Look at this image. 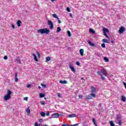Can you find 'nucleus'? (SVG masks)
<instances>
[{
  "label": "nucleus",
  "mask_w": 126,
  "mask_h": 126,
  "mask_svg": "<svg viewBox=\"0 0 126 126\" xmlns=\"http://www.w3.org/2000/svg\"><path fill=\"white\" fill-rule=\"evenodd\" d=\"M11 91L10 90H7L6 94L4 95L3 99L4 101H8V100H9L10 99L11 95Z\"/></svg>",
  "instance_id": "1"
},
{
  "label": "nucleus",
  "mask_w": 126,
  "mask_h": 126,
  "mask_svg": "<svg viewBox=\"0 0 126 126\" xmlns=\"http://www.w3.org/2000/svg\"><path fill=\"white\" fill-rule=\"evenodd\" d=\"M37 33L40 34H48V29H39L37 30Z\"/></svg>",
  "instance_id": "2"
},
{
  "label": "nucleus",
  "mask_w": 126,
  "mask_h": 126,
  "mask_svg": "<svg viewBox=\"0 0 126 126\" xmlns=\"http://www.w3.org/2000/svg\"><path fill=\"white\" fill-rule=\"evenodd\" d=\"M103 31L104 35L105 36L106 38L109 39V36H108V35H107V33H109V30L107 29L104 28L103 29Z\"/></svg>",
  "instance_id": "3"
},
{
  "label": "nucleus",
  "mask_w": 126,
  "mask_h": 126,
  "mask_svg": "<svg viewBox=\"0 0 126 126\" xmlns=\"http://www.w3.org/2000/svg\"><path fill=\"white\" fill-rule=\"evenodd\" d=\"M48 26H49V28L51 30L54 29V24L53 23V22H52V21H48Z\"/></svg>",
  "instance_id": "4"
},
{
  "label": "nucleus",
  "mask_w": 126,
  "mask_h": 126,
  "mask_svg": "<svg viewBox=\"0 0 126 126\" xmlns=\"http://www.w3.org/2000/svg\"><path fill=\"white\" fill-rule=\"evenodd\" d=\"M125 27H121L119 29V32L120 33V34H123V33H124V32H125Z\"/></svg>",
  "instance_id": "5"
},
{
  "label": "nucleus",
  "mask_w": 126,
  "mask_h": 126,
  "mask_svg": "<svg viewBox=\"0 0 126 126\" xmlns=\"http://www.w3.org/2000/svg\"><path fill=\"white\" fill-rule=\"evenodd\" d=\"M59 117H60V114H59V113H54V114H52V117L53 119H58V118H59Z\"/></svg>",
  "instance_id": "6"
},
{
  "label": "nucleus",
  "mask_w": 126,
  "mask_h": 126,
  "mask_svg": "<svg viewBox=\"0 0 126 126\" xmlns=\"http://www.w3.org/2000/svg\"><path fill=\"white\" fill-rule=\"evenodd\" d=\"M101 72L104 76L107 77V72H106V69L102 68L101 70Z\"/></svg>",
  "instance_id": "7"
},
{
  "label": "nucleus",
  "mask_w": 126,
  "mask_h": 126,
  "mask_svg": "<svg viewBox=\"0 0 126 126\" xmlns=\"http://www.w3.org/2000/svg\"><path fill=\"white\" fill-rule=\"evenodd\" d=\"M69 66L71 71H72L73 72H75L76 71H75V68H74V67L72 66L70 64H69Z\"/></svg>",
  "instance_id": "8"
},
{
  "label": "nucleus",
  "mask_w": 126,
  "mask_h": 126,
  "mask_svg": "<svg viewBox=\"0 0 126 126\" xmlns=\"http://www.w3.org/2000/svg\"><path fill=\"white\" fill-rule=\"evenodd\" d=\"M80 52V54L81 56V57H83V56H84V55L83 54H84V50L83 49H81L79 51Z\"/></svg>",
  "instance_id": "9"
},
{
  "label": "nucleus",
  "mask_w": 126,
  "mask_h": 126,
  "mask_svg": "<svg viewBox=\"0 0 126 126\" xmlns=\"http://www.w3.org/2000/svg\"><path fill=\"white\" fill-rule=\"evenodd\" d=\"M97 74H98V75H100L101 78V79H103V80H105V79H106V78H105V77H104L103 75H101V72H100V71H97Z\"/></svg>",
  "instance_id": "10"
},
{
  "label": "nucleus",
  "mask_w": 126,
  "mask_h": 126,
  "mask_svg": "<svg viewBox=\"0 0 126 126\" xmlns=\"http://www.w3.org/2000/svg\"><path fill=\"white\" fill-rule=\"evenodd\" d=\"M59 82L61 84H67V81H66V80H64V81L60 80Z\"/></svg>",
  "instance_id": "11"
},
{
  "label": "nucleus",
  "mask_w": 126,
  "mask_h": 126,
  "mask_svg": "<svg viewBox=\"0 0 126 126\" xmlns=\"http://www.w3.org/2000/svg\"><path fill=\"white\" fill-rule=\"evenodd\" d=\"M91 91L93 93H95V92H96V88L94 87H92Z\"/></svg>",
  "instance_id": "12"
},
{
  "label": "nucleus",
  "mask_w": 126,
  "mask_h": 126,
  "mask_svg": "<svg viewBox=\"0 0 126 126\" xmlns=\"http://www.w3.org/2000/svg\"><path fill=\"white\" fill-rule=\"evenodd\" d=\"M86 99H87L88 100H91V99H92V96L91 95V94L88 95L86 96Z\"/></svg>",
  "instance_id": "13"
},
{
  "label": "nucleus",
  "mask_w": 126,
  "mask_h": 126,
  "mask_svg": "<svg viewBox=\"0 0 126 126\" xmlns=\"http://www.w3.org/2000/svg\"><path fill=\"white\" fill-rule=\"evenodd\" d=\"M76 117V115L73 114H70L68 115V118H75Z\"/></svg>",
  "instance_id": "14"
},
{
  "label": "nucleus",
  "mask_w": 126,
  "mask_h": 126,
  "mask_svg": "<svg viewBox=\"0 0 126 126\" xmlns=\"http://www.w3.org/2000/svg\"><path fill=\"white\" fill-rule=\"evenodd\" d=\"M88 43L89 45H91V47H95V44H94L93 43H92L91 41H88Z\"/></svg>",
  "instance_id": "15"
},
{
  "label": "nucleus",
  "mask_w": 126,
  "mask_h": 126,
  "mask_svg": "<svg viewBox=\"0 0 126 126\" xmlns=\"http://www.w3.org/2000/svg\"><path fill=\"white\" fill-rule=\"evenodd\" d=\"M32 56L33 57V59L35 61V62H38V59H37V56H36V55L35 54H32Z\"/></svg>",
  "instance_id": "16"
},
{
  "label": "nucleus",
  "mask_w": 126,
  "mask_h": 126,
  "mask_svg": "<svg viewBox=\"0 0 126 126\" xmlns=\"http://www.w3.org/2000/svg\"><path fill=\"white\" fill-rule=\"evenodd\" d=\"M17 24L19 27H20V26H21V21H18L17 22Z\"/></svg>",
  "instance_id": "17"
},
{
  "label": "nucleus",
  "mask_w": 126,
  "mask_h": 126,
  "mask_svg": "<svg viewBox=\"0 0 126 126\" xmlns=\"http://www.w3.org/2000/svg\"><path fill=\"white\" fill-rule=\"evenodd\" d=\"M102 41L103 42V43H109V40L108 39H105V38L102 39Z\"/></svg>",
  "instance_id": "18"
},
{
  "label": "nucleus",
  "mask_w": 126,
  "mask_h": 126,
  "mask_svg": "<svg viewBox=\"0 0 126 126\" xmlns=\"http://www.w3.org/2000/svg\"><path fill=\"white\" fill-rule=\"evenodd\" d=\"M26 113H27L28 115H29L30 114V109H29V107H28L27 109L26 110Z\"/></svg>",
  "instance_id": "19"
},
{
  "label": "nucleus",
  "mask_w": 126,
  "mask_h": 126,
  "mask_svg": "<svg viewBox=\"0 0 126 126\" xmlns=\"http://www.w3.org/2000/svg\"><path fill=\"white\" fill-rule=\"evenodd\" d=\"M39 97L40 98H44L45 97V94L42 93L39 94Z\"/></svg>",
  "instance_id": "20"
},
{
  "label": "nucleus",
  "mask_w": 126,
  "mask_h": 126,
  "mask_svg": "<svg viewBox=\"0 0 126 126\" xmlns=\"http://www.w3.org/2000/svg\"><path fill=\"white\" fill-rule=\"evenodd\" d=\"M52 15L53 17H54L55 18H57V19L59 20V17H58V15H57V14H53Z\"/></svg>",
  "instance_id": "21"
},
{
  "label": "nucleus",
  "mask_w": 126,
  "mask_h": 126,
  "mask_svg": "<svg viewBox=\"0 0 126 126\" xmlns=\"http://www.w3.org/2000/svg\"><path fill=\"white\" fill-rule=\"evenodd\" d=\"M122 101H123V102H126V97H125V96H124V95H122Z\"/></svg>",
  "instance_id": "22"
},
{
  "label": "nucleus",
  "mask_w": 126,
  "mask_h": 126,
  "mask_svg": "<svg viewBox=\"0 0 126 126\" xmlns=\"http://www.w3.org/2000/svg\"><path fill=\"white\" fill-rule=\"evenodd\" d=\"M15 62H16L18 63H19V64H20V63H21V62H20V60L18 58H17L15 60Z\"/></svg>",
  "instance_id": "23"
},
{
  "label": "nucleus",
  "mask_w": 126,
  "mask_h": 126,
  "mask_svg": "<svg viewBox=\"0 0 126 126\" xmlns=\"http://www.w3.org/2000/svg\"><path fill=\"white\" fill-rule=\"evenodd\" d=\"M60 31H62V29H61L60 27H58L56 32H57V33H59V32H60Z\"/></svg>",
  "instance_id": "24"
},
{
  "label": "nucleus",
  "mask_w": 126,
  "mask_h": 126,
  "mask_svg": "<svg viewBox=\"0 0 126 126\" xmlns=\"http://www.w3.org/2000/svg\"><path fill=\"white\" fill-rule=\"evenodd\" d=\"M91 95L92 96V98H95L96 97V94H95V93L91 94Z\"/></svg>",
  "instance_id": "25"
},
{
  "label": "nucleus",
  "mask_w": 126,
  "mask_h": 126,
  "mask_svg": "<svg viewBox=\"0 0 126 126\" xmlns=\"http://www.w3.org/2000/svg\"><path fill=\"white\" fill-rule=\"evenodd\" d=\"M31 87H32V85L31 84H27V88H31Z\"/></svg>",
  "instance_id": "26"
},
{
  "label": "nucleus",
  "mask_w": 126,
  "mask_h": 126,
  "mask_svg": "<svg viewBox=\"0 0 126 126\" xmlns=\"http://www.w3.org/2000/svg\"><path fill=\"white\" fill-rule=\"evenodd\" d=\"M104 60L106 62V63H109V59H108V58L104 57Z\"/></svg>",
  "instance_id": "27"
},
{
  "label": "nucleus",
  "mask_w": 126,
  "mask_h": 126,
  "mask_svg": "<svg viewBox=\"0 0 126 126\" xmlns=\"http://www.w3.org/2000/svg\"><path fill=\"white\" fill-rule=\"evenodd\" d=\"M93 123H94L95 126H97V124H96V120H95L94 118L93 119Z\"/></svg>",
  "instance_id": "28"
},
{
  "label": "nucleus",
  "mask_w": 126,
  "mask_h": 126,
  "mask_svg": "<svg viewBox=\"0 0 126 126\" xmlns=\"http://www.w3.org/2000/svg\"><path fill=\"white\" fill-rule=\"evenodd\" d=\"M109 123L111 126H115V124H114V122H113V121H111L109 122Z\"/></svg>",
  "instance_id": "29"
},
{
  "label": "nucleus",
  "mask_w": 126,
  "mask_h": 126,
  "mask_svg": "<svg viewBox=\"0 0 126 126\" xmlns=\"http://www.w3.org/2000/svg\"><path fill=\"white\" fill-rule=\"evenodd\" d=\"M67 34L68 37H71V33L70 32V31H67Z\"/></svg>",
  "instance_id": "30"
},
{
  "label": "nucleus",
  "mask_w": 126,
  "mask_h": 126,
  "mask_svg": "<svg viewBox=\"0 0 126 126\" xmlns=\"http://www.w3.org/2000/svg\"><path fill=\"white\" fill-rule=\"evenodd\" d=\"M40 115H41V117H45V116H46V114L44 113V112H41L40 113Z\"/></svg>",
  "instance_id": "31"
},
{
  "label": "nucleus",
  "mask_w": 126,
  "mask_h": 126,
  "mask_svg": "<svg viewBox=\"0 0 126 126\" xmlns=\"http://www.w3.org/2000/svg\"><path fill=\"white\" fill-rule=\"evenodd\" d=\"M41 86L43 88H47V86L44 84H41Z\"/></svg>",
  "instance_id": "32"
},
{
  "label": "nucleus",
  "mask_w": 126,
  "mask_h": 126,
  "mask_svg": "<svg viewBox=\"0 0 126 126\" xmlns=\"http://www.w3.org/2000/svg\"><path fill=\"white\" fill-rule=\"evenodd\" d=\"M90 33H95V31L94 30H93V29H90Z\"/></svg>",
  "instance_id": "33"
},
{
  "label": "nucleus",
  "mask_w": 126,
  "mask_h": 126,
  "mask_svg": "<svg viewBox=\"0 0 126 126\" xmlns=\"http://www.w3.org/2000/svg\"><path fill=\"white\" fill-rule=\"evenodd\" d=\"M120 119H121V116L118 115V116H117V120H116V122H117V121H119V120H120Z\"/></svg>",
  "instance_id": "34"
},
{
  "label": "nucleus",
  "mask_w": 126,
  "mask_h": 126,
  "mask_svg": "<svg viewBox=\"0 0 126 126\" xmlns=\"http://www.w3.org/2000/svg\"><path fill=\"white\" fill-rule=\"evenodd\" d=\"M101 47L102 48H106V45L105 44V43H102L101 44Z\"/></svg>",
  "instance_id": "35"
},
{
  "label": "nucleus",
  "mask_w": 126,
  "mask_h": 126,
  "mask_svg": "<svg viewBox=\"0 0 126 126\" xmlns=\"http://www.w3.org/2000/svg\"><path fill=\"white\" fill-rule=\"evenodd\" d=\"M118 124L119 126H121V125L122 124V121L121 120H119V121L118 122Z\"/></svg>",
  "instance_id": "36"
},
{
  "label": "nucleus",
  "mask_w": 126,
  "mask_h": 126,
  "mask_svg": "<svg viewBox=\"0 0 126 126\" xmlns=\"http://www.w3.org/2000/svg\"><path fill=\"white\" fill-rule=\"evenodd\" d=\"M66 10L68 11V12H70V9H69V7L66 8Z\"/></svg>",
  "instance_id": "37"
},
{
  "label": "nucleus",
  "mask_w": 126,
  "mask_h": 126,
  "mask_svg": "<svg viewBox=\"0 0 126 126\" xmlns=\"http://www.w3.org/2000/svg\"><path fill=\"white\" fill-rule=\"evenodd\" d=\"M57 96H58L59 98H61L62 97V95L60 93L57 94Z\"/></svg>",
  "instance_id": "38"
},
{
  "label": "nucleus",
  "mask_w": 126,
  "mask_h": 126,
  "mask_svg": "<svg viewBox=\"0 0 126 126\" xmlns=\"http://www.w3.org/2000/svg\"><path fill=\"white\" fill-rule=\"evenodd\" d=\"M36 54H37V57L40 58V54L39 53V52H37Z\"/></svg>",
  "instance_id": "39"
},
{
  "label": "nucleus",
  "mask_w": 126,
  "mask_h": 126,
  "mask_svg": "<svg viewBox=\"0 0 126 126\" xmlns=\"http://www.w3.org/2000/svg\"><path fill=\"white\" fill-rule=\"evenodd\" d=\"M24 100H25V101H27L28 100V97H24Z\"/></svg>",
  "instance_id": "40"
},
{
  "label": "nucleus",
  "mask_w": 126,
  "mask_h": 126,
  "mask_svg": "<svg viewBox=\"0 0 126 126\" xmlns=\"http://www.w3.org/2000/svg\"><path fill=\"white\" fill-rule=\"evenodd\" d=\"M40 103L41 105H45V102L44 101H40Z\"/></svg>",
  "instance_id": "41"
},
{
  "label": "nucleus",
  "mask_w": 126,
  "mask_h": 126,
  "mask_svg": "<svg viewBox=\"0 0 126 126\" xmlns=\"http://www.w3.org/2000/svg\"><path fill=\"white\" fill-rule=\"evenodd\" d=\"M15 82H17L18 81V78L17 77L15 78Z\"/></svg>",
  "instance_id": "42"
},
{
  "label": "nucleus",
  "mask_w": 126,
  "mask_h": 126,
  "mask_svg": "<svg viewBox=\"0 0 126 126\" xmlns=\"http://www.w3.org/2000/svg\"><path fill=\"white\" fill-rule=\"evenodd\" d=\"M11 27H12V28L13 29H14L15 26H14V25L11 24Z\"/></svg>",
  "instance_id": "43"
},
{
  "label": "nucleus",
  "mask_w": 126,
  "mask_h": 126,
  "mask_svg": "<svg viewBox=\"0 0 126 126\" xmlns=\"http://www.w3.org/2000/svg\"><path fill=\"white\" fill-rule=\"evenodd\" d=\"M76 63V64H77V65H80V63H79V62H77Z\"/></svg>",
  "instance_id": "44"
},
{
  "label": "nucleus",
  "mask_w": 126,
  "mask_h": 126,
  "mask_svg": "<svg viewBox=\"0 0 126 126\" xmlns=\"http://www.w3.org/2000/svg\"><path fill=\"white\" fill-rule=\"evenodd\" d=\"M82 97H83V96H82L81 95H79V97L80 98V99H82Z\"/></svg>",
  "instance_id": "45"
},
{
  "label": "nucleus",
  "mask_w": 126,
  "mask_h": 126,
  "mask_svg": "<svg viewBox=\"0 0 126 126\" xmlns=\"http://www.w3.org/2000/svg\"><path fill=\"white\" fill-rule=\"evenodd\" d=\"M35 126H39V125L37 124V122H35L34 124Z\"/></svg>",
  "instance_id": "46"
},
{
  "label": "nucleus",
  "mask_w": 126,
  "mask_h": 126,
  "mask_svg": "<svg viewBox=\"0 0 126 126\" xmlns=\"http://www.w3.org/2000/svg\"><path fill=\"white\" fill-rule=\"evenodd\" d=\"M49 61H51V57H48V62H49Z\"/></svg>",
  "instance_id": "47"
},
{
  "label": "nucleus",
  "mask_w": 126,
  "mask_h": 126,
  "mask_svg": "<svg viewBox=\"0 0 126 126\" xmlns=\"http://www.w3.org/2000/svg\"><path fill=\"white\" fill-rule=\"evenodd\" d=\"M39 123H42V122H43V119H39Z\"/></svg>",
  "instance_id": "48"
},
{
  "label": "nucleus",
  "mask_w": 126,
  "mask_h": 126,
  "mask_svg": "<svg viewBox=\"0 0 126 126\" xmlns=\"http://www.w3.org/2000/svg\"><path fill=\"white\" fill-rule=\"evenodd\" d=\"M4 60H7V56H4Z\"/></svg>",
  "instance_id": "49"
},
{
  "label": "nucleus",
  "mask_w": 126,
  "mask_h": 126,
  "mask_svg": "<svg viewBox=\"0 0 126 126\" xmlns=\"http://www.w3.org/2000/svg\"><path fill=\"white\" fill-rule=\"evenodd\" d=\"M62 126H69L67 124H63Z\"/></svg>",
  "instance_id": "50"
},
{
  "label": "nucleus",
  "mask_w": 126,
  "mask_h": 126,
  "mask_svg": "<svg viewBox=\"0 0 126 126\" xmlns=\"http://www.w3.org/2000/svg\"><path fill=\"white\" fill-rule=\"evenodd\" d=\"M58 0H51V1L52 2H54V1H57Z\"/></svg>",
  "instance_id": "51"
},
{
  "label": "nucleus",
  "mask_w": 126,
  "mask_h": 126,
  "mask_svg": "<svg viewBox=\"0 0 126 126\" xmlns=\"http://www.w3.org/2000/svg\"><path fill=\"white\" fill-rule=\"evenodd\" d=\"M58 23H59V24L62 23V21L60 20H58Z\"/></svg>",
  "instance_id": "52"
},
{
  "label": "nucleus",
  "mask_w": 126,
  "mask_h": 126,
  "mask_svg": "<svg viewBox=\"0 0 126 126\" xmlns=\"http://www.w3.org/2000/svg\"><path fill=\"white\" fill-rule=\"evenodd\" d=\"M15 78L17 77V73H16L15 74Z\"/></svg>",
  "instance_id": "53"
},
{
  "label": "nucleus",
  "mask_w": 126,
  "mask_h": 126,
  "mask_svg": "<svg viewBox=\"0 0 126 126\" xmlns=\"http://www.w3.org/2000/svg\"><path fill=\"white\" fill-rule=\"evenodd\" d=\"M78 126V124H76L72 125V126Z\"/></svg>",
  "instance_id": "54"
},
{
  "label": "nucleus",
  "mask_w": 126,
  "mask_h": 126,
  "mask_svg": "<svg viewBox=\"0 0 126 126\" xmlns=\"http://www.w3.org/2000/svg\"><path fill=\"white\" fill-rule=\"evenodd\" d=\"M46 63H48V57L46 58Z\"/></svg>",
  "instance_id": "55"
},
{
  "label": "nucleus",
  "mask_w": 126,
  "mask_h": 126,
  "mask_svg": "<svg viewBox=\"0 0 126 126\" xmlns=\"http://www.w3.org/2000/svg\"><path fill=\"white\" fill-rule=\"evenodd\" d=\"M81 80H84V78H81Z\"/></svg>",
  "instance_id": "56"
},
{
  "label": "nucleus",
  "mask_w": 126,
  "mask_h": 126,
  "mask_svg": "<svg viewBox=\"0 0 126 126\" xmlns=\"http://www.w3.org/2000/svg\"><path fill=\"white\" fill-rule=\"evenodd\" d=\"M38 89H41V87L40 86H38Z\"/></svg>",
  "instance_id": "57"
},
{
  "label": "nucleus",
  "mask_w": 126,
  "mask_h": 126,
  "mask_svg": "<svg viewBox=\"0 0 126 126\" xmlns=\"http://www.w3.org/2000/svg\"><path fill=\"white\" fill-rule=\"evenodd\" d=\"M70 16H71L72 17V15H71V14H70Z\"/></svg>",
  "instance_id": "58"
},
{
  "label": "nucleus",
  "mask_w": 126,
  "mask_h": 126,
  "mask_svg": "<svg viewBox=\"0 0 126 126\" xmlns=\"http://www.w3.org/2000/svg\"><path fill=\"white\" fill-rule=\"evenodd\" d=\"M46 116H48V112L46 113Z\"/></svg>",
  "instance_id": "59"
},
{
  "label": "nucleus",
  "mask_w": 126,
  "mask_h": 126,
  "mask_svg": "<svg viewBox=\"0 0 126 126\" xmlns=\"http://www.w3.org/2000/svg\"><path fill=\"white\" fill-rule=\"evenodd\" d=\"M111 43H112L113 44V43H114V41H111Z\"/></svg>",
  "instance_id": "60"
},
{
  "label": "nucleus",
  "mask_w": 126,
  "mask_h": 126,
  "mask_svg": "<svg viewBox=\"0 0 126 126\" xmlns=\"http://www.w3.org/2000/svg\"><path fill=\"white\" fill-rule=\"evenodd\" d=\"M50 32V30H48V32Z\"/></svg>",
  "instance_id": "61"
},
{
  "label": "nucleus",
  "mask_w": 126,
  "mask_h": 126,
  "mask_svg": "<svg viewBox=\"0 0 126 126\" xmlns=\"http://www.w3.org/2000/svg\"><path fill=\"white\" fill-rule=\"evenodd\" d=\"M49 115H50V113H48V116H49Z\"/></svg>",
  "instance_id": "62"
},
{
  "label": "nucleus",
  "mask_w": 126,
  "mask_h": 126,
  "mask_svg": "<svg viewBox=\"0 0 126 126\" xmlns=\"http://www.w3.org/2000/svg\"><path fill=\"white\" fill-rule=\"evenodd\" d=\"M60 116H63V115H62V114H61V115H60Z\"/></svg>",
  "instance_id": "63"
},
{
  "label": "nucleus",
  "mask_w": 126,
  "mask_h": 126,
  "mask_svg": "<svg viewBox=\"0 0 126 126\" xmlns=\"http://www.w3.org/2000/svg\"><path fill=\"white\" fill-rule=\"evenodd\" d=\"M52 126H55V125H53Z\"/></svg>",
  "instance_id": "64"
}]
</instances>
